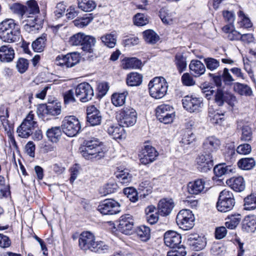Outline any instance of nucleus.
<instances>
[{
	"mask_svg": "<svg viewBox=\"0 0 256 256\" xmlns=\"http://www.w3.org/2000/svg\"><path fill=\"white\" fill-rule=\"evenodd\" d=\"M226 184L234 190L241 192L245 189V181L242 176L231 178L226 181Z\"/></svg>",
	"mask_w": 256,
	"mask_h": 256,
	"instance_id": "393cba45",
	"label": "nucleus"
},
{
	"mask_svg": "<svg viewBox=\"0 0 256 256\" xmlns=\"http://www.w3.org/2000/svg\"><path fill=\"white\" fill-rule=\"evenodd\" d=\"M11 12L18 15L21 18H26V6L18 2H15L10 6Z\"/></svg>",
	"mask_w": 256,
	"mask_h": 256,
	"instance_id": "37998d69",
	"label": "nucleus"
},
{
	"mask_svg": "<svg viewBox=\"0 0 256 256\" xmlns=\"http://www.w3.org/2000/svg\"><path fill=\"white\" fill-rule=\"evenodd\" d=\"M28 65L29 62L28 60L20 58L16 62V67L20 73L23 74L28 70Z\"/></svg>",
	"mask_w": 256,
	"mask_h": 256,
	"instance_id": "4d7b16f0",
	"label": "nucleus"
},
{
	"mask_svg": "<svg viewBox=\"0 0 256 256\" xmlns=\"http://www.w3.org/2000/svg\"><path fill=\"white\" fill-rule=\"evenodd\" d=\"M168 88L166 80L162 76L154 78L148 84L150 95L156 100L164 98L167 94Z\"/></svg>",
	"mask_w": 256,
	"mask_h": 256,
	"instance_id": "39448f33",
	"label": "nucleus"
},
{
	"mask_svg": "<svg viewBox=\"0 0 256 256\" xmlns=\"http://www.w3.org/2000/svg\"><path fill=\"white\" fill-rule=\"evenodd\" d=\"M238 17L240 18L239 22L240 27L244 28H248L252 26V24L250 18L246 16L242 10H240L238 13Z\"/></svg>",
	"mask_w": 256,
	"mask_h": 256,
	"instance_id": "8fccbe9b",
	"label": "nucleus"
},
{
	"mask_svg": "<svg viewBox=\"0 0 256 256\" xmlns=\"http://www.w3.org/2000/svg\"><path fill=\"white\" fill-rule=\"evenodd\" d=\"M181 242V235L175 231L168 230L164 234V242L167 246L176 248L180 245Z\"/></svg>",
	"mask_w": 256,
	"mask_h": 256,
	"instance_id": "aec40b11",
	"label": "nucleus"
},
{
	"mask_svg": "<svg viewBox=\"0 0 256 256\" xmlns=\"http://www.w3.org/2000/svg\"><path fill=\"white\" fill-rule=\"evenodd\" d=\"M62 129L60 126H54L48 130L46 136L48 140L52 142H58L62 135Z\"/></svg>",
	"mask_w": 256,
	"mask_h": 256,
	"instance_id": "2f4dec72",
	"label": "nucleus"
},
{
	"mask_svg": "<svg viewBox=\"0 0 256 256\" xmlns=\"http://www.w3.org/2000/svg\"><path fill=\"white\" fill-rule=\"evenodd\" d=\"M204 62L206 68L210 71H214L216 70L220 66V62L219 60L212 58H204Z\"/></svg>",
	"mask_w": 256,
	"mask_h": 256,
	"instance_id": "603ef678",
	"label": "nucleus"
},
{
	"mask_svg": "<svg viewBox=\"0 0 256 256\" xmlns=\"http://www.w3.org/2000/svg\"><path fill=\"white\" fill-rule=\"evenodd\" d=\"M96 42V40L94 37L86 35L82 44V48L86 52L92 53L94 52L93 48L95 46Z\"/></svg>",
	"mask_w": 256,
	"mask_h": 256,
	"instance_id": "72a5a7b5",
	"label": "nucleus"
},
{
	"mask_svg": "<svg viewBox=\"0 0 256 256\" xmlns=\"http://www.w3.org/2000/svg\"><path fill=\"white\" fill-rule=\"evenodd\" d=\"M92 14H88V16L74 21V24L78 27L84 28L87 26L93 20Z\"/></svg>",
	"mask_w": 256,
	"mask_h": 256,
	"instance_id": "5fc2aeb1",
	"label": "nucleus"
},
{
	"mask_svg": "<svg viewBox=\"0 0 256 256\" xmlns=\"http://www.w3.org/2000/svg\"><path fill=\"white\" fill-rule=\"evenodd\" d=\"M108 88L109 87L106 82H102L99 83L97 86L98 97L101 98L104 96L106 94Z\"/></svg>",
	"mask_w": 256,
	"mask_h": 256,
	"instance_id": "0e129e2a",
	"label": "nucleus"
},
{
	"mask_svg": "<svg viewBox=\"0 0 256 256\" xmlns=\"http://www.w3.org/2000/svg\"><path fill=\"white\" fill-rule=\"evenodd\" d=\"M14 57V50L10 45H4L0 47V60L4 62H12Z\"/></svg>",
	"mask_w": 256,
	"mask_h": 256,
	"instance_id": "bb28decb",
	"label": "nucleus"
},
{
	"mask_svg": "<svg viewBox=\"0 0 256 256\" xmlns=\"http://www.w3.org/2000/svg\"><path fill=\"white\" fill-rule=\"evenodd\" d=\"M78 8L86 12H90L96 6V2L93 0H78Z\"/></svg>",
	"mask_w": 256,
	"mask_h": 256,
	"instance_id": "a19ab883",
	"label": "nucleus"
},
{
	"mask_svg": "<svg viewBox=\"0 0 256 256\" xmlns=\"http://www.w3.org/2000/svg\"><path fill=\"white\" fill-rule=\"evenodd\" d=\"M62 112V104L60 102H53L48 105L42 104L38 108L37 113L43 119L48 120L50 117H56Z\"/></svg>",
	"mask_w": 256,
	"mask_h": 256,
	"instance_id": "1a4fd4ad",
	"label": "nucleus"
},
{
	"mask_svg": "<svg viewBox=\"0 0 256 256\" xmlns=\"http://www.w3.org/2000/svg\"><path fill=\"white\" fill-rule=\"evenodd\" d=\"M240 220L241 216L239 214L228 216L226 219L225 225L229 229H234L240 223Z\"/></svg>",
	"mask_w": 256,
	"mask_h": 256,
	"instance_id": "c03bdc74",
	"label": "nucleus"
},
{
	"mask_svg": "<svg viewBox=\"0 0 256 256\" xmlns=\"http://www.w3.org/2000/svg\"><path fill=\"white\" fill-rule=\"evenodd\" d=\"M174 62L179 72L185 70L187 66L186 58L182 54L177 53L174 56Z\"/></svg>",
	"mask_w": 256,
	"mask_h": 256,
	"instance_id": "ea45409f",
	"label": "nucleus"
},
{
	"mask_svg": "<svg viewBox=\"0 0 256 256\" xmlns=\"http://www.w3.org/2000/svg\"><path fill=\"white\" fill-rule=\"evenodd\" d=\"M124 193L132 202H135L138 200L137 192L134 189L132 188H125L124 189Z\"/></svg>",
	"mask_w": 256,
	"mask_h": 256,
	"instance_id": "052dcab7",
	"label": "nucleus"
},
{
	"mask_svg": "<svg viewBox=\"0 0 256 256\" xmlns=\"http://www.w3.org/2000/svg\"><path fill=\"white\" fill-rule=\"evenodd\" d=\"M20 29L13 19H6L0 23V40L4 42L12 43L19 40Z\"/></svg>",
	"mask_w": 256,
	"mask_h": 256,
	"instance_id": "7ed1b4c3",
	"label": "nucleus"
},
{
	"mask_svg": "<svg viewBox=\"0 0 256 256\" xmlns=\"http://www.w3.org/2000/svg\"><path fill=\"white\" fill-rule=\"evenodd\" d=\"M75 94L81 102H86L92 99L94 92L92 88L88 83L84 82L76 86Z\"/></svg>",
	"mask_w": 256,
	"mask_h": 256,
	"instance_id": "ddd939ff",
	"label": "nucleus"
},
{
	"mask_svg": "<svg viewBox=\"0 0 256 256\" xmlns=\"http://www.w3.org/2000/svg\"><path fill=\"white\" fill-rule=\"evenodd\" d=\"M160 40L159 36L152 30H145V41L150 44H154Z\"/></svg>",
	"mask_w": 256,
	"mask_h": 256,
	"instance_id": "3c124183",
	"label": "nucleus"
},
{
	"mask_svg": "<svg viewBox=\"0 0 256 256\" xmlns=\"http://www.w3.org/2000/svg\"><path fill=\"white\" fill-rule=\"evenodd\" d=\"M37 126L34 114L30 111L17 128L18 136L22 138H28L32 134L33 130Z\"/></svg>",
	"mask_w": 256,
	"mask_h": 256,
	"instance_id": "0eeeda50",
	"label": "nucleus"
},
{
	"mask_svg": "<svg viewBox=\"0 0 256 256\" xmlns=\"http://www.w3.org/2000/svg\"><path fill=\"white\" fill-rule=\"evenodd\" d=\"M156 116L158 120L164 124L172 123L174 118V108L169 104H161L156 110Z\"/></svg>",
	"mask_w": 256,
	"mask_h": 256,
	"instance_id": "f8f14e48",
	"label": "nucleus"
},
{
	"mask_svg": "<svg viewBox=\"0 0 256 256\" xmlns=\"http://www.w3.org/2000/svg\"><path fill=\"white\" fill-rule=\"evenodd\" d=\"M98 210L104 215L116 214L120 210V204L112 199H106L99 204Z\"/></svg>",
	"mask_w": 256,
	"mask_h": 256,
	"instance_id": "4468645a",
	"label": "nucleus"
},
{
	"mask_svg": "<svg viewBox=\"0 0 256 256\" xmlns=\"http://www.w3.org/2000/svg\"><path fill=\"white\" fill-rule=\"evenodd\" d=\"M182 82L186 86H194L196 83L192 76L188 72L183 74L182 76Z\"/></svg>",
	"mask_w": 256,
	"mask_h": 256,
	"instance_id": "774afa93",
	"label": "nucleus"
},
{
	"mask_svg": "<svg viewBox=\"0 0 256 256\" xmlns=\"http://www.w3.org/2000/svg\"><path fill=\"white\" fill-rule=\"evenodd\" d=\"M85 36L84 34L82 32L76 34L70 37V42L72 46H82Z\"/></svg>",
	"mask_w": 256,
	"mask_h": 256,
	"instance_id": "6e6d98bb",
	"label": "nucleus"
},
{
	"mask_svg": "<svg viewBox=\"0 0 256 256\" xmlns=\"http://www.w3.org/2000/svg\"><path fill=\"white\" fill-rule=\"evenodd\" d=\"M116 177L118 178V182L123 184H128L132 180V174L128 172V170L117 172Z\"/></svg>",
	"mask_w": 256,
	"mask_h": 256,
	"instance_id": "49530a36",
	"label": "nucleus"
},
{
	"mask_svg": "<svg viewBox=\"0 0 256 256\" xmlns=\"http://www.w3.org/2000/svg\"><path fill=\"white\" fill-rule=\"evenodd\" d=\"M236 152L240 154H248L252 152V147L250 144H244L239 145L236 148Z\"/></svg>",
	"mask_w": 256,
	"mask_h": 256,
	"instance_id": "e2e57ef3",
	"label": "nucleus"
},
{
	"mask_svg": "<svg viewBox=\"0 0 256 256\" xmlns=\"http://www.w3.org/2000/svg\"><path fill=\"white\" fill-rule=\"evenodd\" d=\"M78 246L84 251L90 250L99 254L104 252L108 249V246L102 241H96L93 233L89 231L80 234L78 238Z\"/></svg>",
	"mask_w": 256,
	"mask_h": 256,
	"instance_id": "f03ea898",
	"label": "nucleus"
},
{
	"mask_svg": "<svg viewBox=\"0 0 256 256\" xmlns=\"http://www.w3.org/2000/svg\"><path fill=\"white\" fill-rule=\"evenodd\" d=\"M234 204V196L231 191L225 189L220 192L216 204V208L219 212H229L233 208Z\"/></svg>",
	"mask_w": 256,
	"mask_h": 256,
	"instance_id": "6e6552de",
	"label": "nucleus"
},
{
	"mask_svg": "<svg viewBox=\"0 0 256 256\" xmlns=\"http://www.w3.org/2000/svg\"><path fill=\"white\" fill-rule=\"evenodd\" d=\"M256 164V160L253 158H242L237 162V165L240 169L246 170L252 169Z\"/></svg>",
	"mask_w": 256,
	"mask_h": 256,
	"instance_id": "f704fd0d",
	"label": "nucleus"
},
{
	"mask_svg": "<svg viewBox=\"0 0 256 256\" xmlns=\"http://www.w3.org/2000/svg\"><path fill=\"white\" fill-rule=\"evenodd\" d=\"M123 128L120 124L112 125L108 128L107 132L114 139H122L125 136Z\"/></svg>",
	"mask_w": 256,
	"mask_h": 256,
	"instance_id": "7c9ffc66",
	"label": "nucleus"
},
{
	"mask_svg": "<svg viewBox=\"0 0 256 256\" xmlns=\"http://www.w3.org/2000/svg\"><path fill=\"white\" fill-rule=\"evenodd\" d=\"M234 90L235 92L241 96H248L252 94V91L248 86L240 82L234 84Z\"/></svg>",
	"mask_w": 256,
	"mask_h": 256,
	"instance_id": "c9c22d12",
	"label": "nucleus"
},
{
	"mask_svg": "<svg viewBox=\"0 0 256 256\" xmlns=\"http://www.w3.org/2000/svg\"><path fill=\"white\" fill-rule=\"evenodd\" d=\"M244 209L254 210L256 208V194H251L244 199Z\"/></svg>",
	"mask_w": 256,
	"mask_h": 256,
	"instance_id": "de8ad7c7",
	"label": "nucleus"
},
{
	"mask_svg": "<svg viewBox=\"0 0 256 256\" xmlns=\"http://www.w3.org/2000/svg\"><path fill=\"white\" fill-rule=\"evenodd\" d=\"M61 127L64 134L69 137H73L80 132L81 124L77 118L74 116H69L64 118Z\"/></svg>",
	"mask_w": 256,
	"mask_h": 256,
	"instance_id": "423d86ee",
	"label": "nucleus"
},
{
	"mask_svg": "<svg viewBox=\"0 0 256 256\" xmlns=\"http://www.w3.org/2000/svg\"><path fill=\"white\" fill-rule=\"evenodd\" d=\"M142 66V62L136 58H125L122 62L123 69H137Z\"/></svg>",
	"mask_w": 256,
	"mask_h": 256,
	"instance_id": "c85d7f7f",
	"label": "nucleus"
},
{
	"mask_svg": "<svg viewBox=\"0 0 256 256\" xmlns=\"http://www.w3.org/2000/svg\"><path fill=\"white\" fill-rule=\"evenodd\" d=\"M46 40V35L43 34L41 36L38 38L32 44L33 50L38 52H42L44 50Z\"/></svg>",
	"mask_w": 256,
	"mask_h": 256,
	"instance_id": "a18cd8bd",
	"label": "nucleus"
},
{
	"mask_svg": "<svg viewBox=\"0 0 256 256\" xmlns=\"http://www.w3.org/2000/svg\"><path fill=\"white\" fill-rule=\"evenodd\" d=\"M26 24L24 28L28 32H36L42 28L44 18L40 14V10L37 2L30 0L26 2Z\"/></svg>",
	"mask_w": 256,
	"mask_h": 256,
	"instance_id": "f257e3e1",
	"label": "nucleus"
},
{
	"mask_svg": "<svg viewBox=\"0 0 256 256\" xmlns=\"http://www.w3.org/2000/svg\"><path fill=\"white\" fill-rule=\"evenodd\" d=\"M240 139L246 142H249L252 140V131L250 127L248 126L243 127Z\"/></svg>",
	"mask_w": 256,
	"mask_h": 256,
	"instance_id": "680f3d73",
	"label": "nucleus"
},
{
	"mask_svg": "<svg viewBox=\"0 0 256 256\" xmlns=\"http://www.w3.org/2000/svg\"><path fill=\"white\" fill-rule=\"evenodd\" d=\"M205 181L202 179H198L188 182V192L192 194H198L204 192Z\"/></svg>",
	"mask_w": 256,
	"mask_h": 256,
	"instance_id": "a878e982",
	"label": "nucleus"
},
{
	"mask_svg": "<svg viewBox=\"0 0 256 256\" xmlns=\"http://www.w3.org/2000/svg\"><path fill=\"white\" fill-rule=\"evenodd\" d=\"M148 222L153 224H156L158 220V214L156 212V207L153 205L148 206L145 210Z\"/></svg>",
	"mask_w": 256,
	"mask_h": 256,
	"instance_id": "473e14b6",
	"label": "nucleus"
},
{
	"mask_svg": "<svg viewBox=\"0 0 256 256\" xmlns=\"http://www.w3.org/2000/svg\"><path fill=\"white\" fill-rule=\"evenodd\" d=\"M10 186L6 178L2 176H0V192L4 196L9 192Z\"/></svg>",
	"mask_w": 256,
	"mask_h": 256,
	"instance_id": "69168bd1",
	"label": "nucleus"
},
{
	"mask_svg": "<svg viewBox=\"0 0 256 256\" xmlns=\"http://www.w3.org/2000/svg\"><path fill=\"white\" fill-rule=\"evenodd\" d=\"M189 68L195 77H198L204 74L206 70L204 64L198 60H192L190 61Z\"/></svg>",
	"mask_w": 256,
	"mask_h": 256,
	"instance_id": "cd10ccee",
	"label": "nucleus"
},
{
	"mask_svg": "<svg viewBox=\"0 0 256 256\" xmlns=\"http://www.w3.org/2000/svg\"><path fill=\"white\" fill-rule=\"evenodd\" d=\"M100 40L108 48H114L116 44V36L114 34H106L100 37Z\"/></svg>",
	"mask_w": 256,
	"mask_h": 256,
	"instance_id": "09e8293b",
	"label": "nucleus"
},
{
	"mask_svg": "<svg viewBox=\"0 0 256 256\" xmlns=\"http://www.w3.org/2000/svg\"><path fill=\"white\" fill-rule=\"evenodd\" d=\"M80 61V56L78 53L72 52L66 55H59L56 58V64L66 68H72Z\"/></svg>",
	"mask_w": 256,
	"mask_h": 256,
	"instance_id": "f3484780",
	"label": "nucleus"
},
{
	"mask_svg": "<svg viewBox=\"0 0 256 256\" xmlns=\"http://www.w3.org/2000/svg\"><path fill=\"white\" fill-rule=\"evenodd\" d=\"M158 152L156 148L150 146H145V165L156 160Z\"/></svg>",
	"mask_w": 256,
	"mask_h": 256,
	"instance_id": "e433bc0d",
	"label": "nucleus"
},
{
	"mask_svg": "<svg viewBox=\"0 0 256 256\" xmlns=\"http://www.w3.org/2000/svg\"><path fill=\"white\" fill-rule=\"evenodd\" d=\"M182 102L184 108L190 112H198L203 106L202 98L194 96H186Z\"/></svg>",
	"mask_w": 256,
	"mask_h": 256,
	"instance_id": "dca6fc26",
	"label": "nucleus"
},
{
	"mask_svg": "<svg viewBox=\"0 0 256 256\" xmlns=\"http://www.w3.org/2000/svg\"><path fill=\"white\" fill-rule=\"evenodd\" d=\"M223 114H220L218 112H214V113L209 111V116L210 120L213 124H221L224 120Z\"/></svg>",
	"mask_w": 256,
	"mask_h": 256,
	"instance_id": "bf43d9fd",
	"label": "nucleus"
},
{
	"mask_svg": "<svg viewBox=\"0 0 256 256\" xmlns=\"http://www.w3.org/2000/svg\"><path fill=\"white\" fill-rule=\"evenodd\" d=\"M117 118L120 124L124 127L133 126L136 122V112L132 108H124L119 111Z\"/></svg>",
	"mask_w": 256,
	"mask_h": 256,
	"instance_id": "9d476101",
	"label": "nucleus"
},
{
	"mask_svg": "<svg viewBox=\"0 0 256 256\" xmlns=\"http://www.w3.org/2000/svg\"><path fill=\"white\" fill-rule=\"evenodd\" d=\"M118 186L114 182H110L104 186L101 190V193L107 195L114 192L118 189Z\"/></svg>",
	"mask_w": 256,
	"mask_h": 256,
	"instance_id": "13d9d810",
	"label": "nucleus"
},
{
	"mask_svg": "<svg viewBox=\"0 0 256 256\" xmlns=\"http://www.w3.org/2000/svg\"><path fill=\"white\" fill-rule=\"evenodd\" d=\"M128 95V92L122 93H114L112 96V104L116 106H121L126 102V98Z\"/></svg>",
	"mask_w": 256,
	"mask_h": 256,
	"instance_id": "79ce46f5",
	"label": "nucleus"
},
{
	"mask_svg": "<svg viewBox=\"0 0 256 256\" xmlns=\"http://www.w3.org/2000/svg\"><path fill=\"white\" fill-rule=\"evenodd\" d=\"M230 72L228 68H224L222 70L219 71L217 74L210 73L209 76L212 78L214 83L217 86H221L222 82L226 85L230 86L235 80Z\"/></svg>",
	"mask_w": 256,
	"mask_h": 256,
	"instance_id": "2eb2a0df",
	"label": "nucleus"
},
{
	"mask_svg": "<svg viewBox=\"0 0 256 256\" xmlns=\"http://www.w3.org/2000/svg\"><path fill=\"white\" fill-rule=\"evenodd\" d=\"M242 228L248 232H254L256 230V217L254 216H247L242 221Z\"/></svg>",
	"mask_w": 256,
	"mask_h": 256,
	"instance_id": "c756f323",
	"label": "nucleus"
},
{
	"mask_svg": "<svg viewBox=\"0 0 256 256\" xmlns=\"http://www.w3.org/2000/svg\"><path fill=\"white\" fill-rule=\"evenodd\" d=\"M133 226L134 220L130 214H126L120 217L118 228L122 233L125 234H130Z\"/></svg>",
	"mask_w": 256,
	"mask_h": 256,
	"instance_id": "6ab92c4d",
	"label": "nucleus"
},
{
	"mask_svg": "<svg viewBox=\"0 0 256 256\" xmlns=\"http://www.w3.org/2000/svg\"><path fill=\"white\" fill-rule=\"evenodd\" d=\"M143 76L137 72H130L127 76L126 83L130 86H138L142 82Z\"/></svg>",
	"mask_w": 256,
	"mask_h": 256,
	"instance_id": "4c0bfd02",
	"label": "nucleus"
},
{
	"mask_svg": "<svg viewBox=\"0 0 256 256\" xmlns=\"http://www.w3.org/2000/svg\"><path fill=\"white\" fill-rule=\"evenodd\" d=\"M174 206L172 199L162 198L158 203V212L162 216H167L171 213Z\"/></svg>",
	"mask_w": 256,
	"mask_h": 256,
	"instance_id": "b1692460",
	"label": "nucleus"
},
{
	"mask_svg": "<svg viewBox=\"0 0 256 256\" xmlns=\"http://www.w3.org/2000/svg\"><path fill=\"white\" fill-rule=\"evenodd\" d=\"M194 134L190 130L183 131L180 142L184 144H189L195 140Z\"/></svg>",
	"mask_w": 256,
	"mask_h": 256,
	"instance_id": "864d4df0",
	"label": "nucleus"
},
{
	"mask_svg": "<svg viewBox=\"0 0 256 256\" xmlns=\"http://www.w3.org/2000/svg\"><path fill=\"white\" fill-rule=\"evenodd\" d=\"M236 169L230 166H226L220 164L216 166L214 168V172L216 176L220 177L222 175L231 172H234Z\"/></svg>",
	"mask_w": 256,
	"mask_h": 256,
	"instance_id": "58836bf2",
	"label": "nucleus"
},
{
	"mask_svg": "<svg viewBox=\"0 0 256 256\" xmlns=\"http://www.w3.org/2000/svg\"><path fill=\"white\" fill-rule=\"evenodd\" d=\"M100 144V142L96 138L85 140L80 148V152L86 160L100 159L104 156Z\"/></svg>",
	"mask_w": 256,
	"mask_h": 256,
	"instance_id": "20e7f679",
	"label": "nucleus"
},
{
	"mask_svg": "<svg viewBox=\"0 0 256 256\" xmlns=\"http://www.w3.org/2000/svg\"><path fill=\"white\" fill-rule=\"evenodd\" d=\"M194 216L191 210L184 209L180 210L176 218V222L180 228L184 230L192 228L194 225Z\"/></svg>",
	"mask_w": 256,
	"mask_h": 256,
	"instance_id": "9b49d317",
	"label": "nucleus"
},
{
	"mask_svg": "<svg viewBox=\"0 0 256 256\" xmlns=\"http://www.w3.org/2000/svg\"><path fill=\"white\" fill-rule=\"evenodd\" d=\"M176 248V250L168 252L166 256H186V252L184 247L179 246Z\"/></svg>",
	"mask_w": 256,
	"mask_h": 256,
	"instance_id": "338daca9",
	"label": "nucleus"
},
{
	"mask_svg": "<svg viewBox=\"0 0 256 256\" xmlns=\"http://www.w3.org/2000/svg\"><path fill=\"white\" fill-rule=\"evenodd\" d=\"M87 121L92 126L100 124L102 115L100 111L94 105L88 106L86 108Z\"/></svg>",
	"mask_w": 256,
	"mask_h": 256,
	"instance_id": "412c9836",
	"label": "nucleus"
},
{
	"mask_svg": "<svg viewBox=\"0 0 256 256\" xmlns=\"http://www.w3.org/2000/svg\"><path fill=\"white\" fill-rule=\"evenodd\" d=\"M221 144L219 139L215 136L207 138L203 142L204 153H210L216 151L220 148Z\"/></svg>",
	"mask_w": 256,
	"mask_h": 256,
	"instance_id": "5701e85b",
	"label": "nucleus"
},
{
	"mask_svg": "<svg viewBox=\"0 0 256 256\" xmlns=\"http://www.w3.org/2000/svg\"><path fill=\"white\" fill-rule=\"evenodd\" d=\"M188 242L192 248L196 251L203 249L206 245L205 239L203 237L199 236L197 234L188 235Z\"/></svg>",
	"mask_w": 256,
	"mask_h": 256,
	"instance_id": "4be33fe9",
	"label": "nucleus"
},
{
	"mask_svg": "<svg viewBox=\"0 0 256 256\" xmlns=\"http://www.w3.org/2000/svg\"><path fill=\"white\" fill-rule=\"evenodd\" d=\"M198 169L202 172H206L214 166L212 154L204 153L198 156L196 159Z\"/></svg>",
	"mask_w": 256,
	"mask_h": 256,
	"instance_id": "a211bd4d",
	"label": "nucleus"
}]
</instances>
